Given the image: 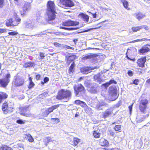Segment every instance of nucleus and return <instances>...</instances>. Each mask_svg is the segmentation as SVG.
<instances>
[{"label": "nucleus", "mask_w": 150, "mask_h": 150, "mask_svg": "<svg viewBox=\"0 0 150 150\" xmlns=\"http://www.w3.org/2000/svg\"><path fill=\"white\" fill-rule=\"evenodd\" d=\"M46 13L47 16V21H48L54 20L56 17V5L54 1L49 0L47 4Z\"/></svg>", "instance_id": "f257e3e1"}, {"label": "nucleus", "mask_w": 150, "mask_h": 150, "mask_svg": "<svg viewBox=\"0 0 150 150\" xmlns=\"http://www.w3.org/2000/svg\"><path fill=\"white\" fill-rule=\"evenodd\" d=\"M71 96V93L70 91L63 89L59 90L58 93L56 98L58 100H61L65 98H69Z\"/></svg>", "instance_id": "f03ea898"}, {"label": "nucleus", "mask_w": 150, "mask_h": 150, "mask_svg": "<svg viewBox=\"0 0 150 150\" xmlns=\"http://www.w3.org/2000/svg\"><path fill=\"white\" fill-rule=\"evenodd\" d=\"M21 21V19L17 16L14 19L10 18L7 19L5 24L7 27H14L18 25Z\"/></svg>", "instance_id": "7ed1b4c3"}, {"label": "nucleus", "mask_w": 150, "mask_h": 150, "mask_svg": "<svg viewBox=\"0 0 150 150\" xmlns=\"http://www.w3.org/2000/svg\"><path fill=\"white\" fill-rule=\"evenodd\" d=\"M11 75L9 73L7 74L4 78L0 79V87L5 88L10 82Z\"/></svg>", "instance_id": "20e7f679"}, {"label": "nucleus", "mask_w": 150, "mask_h": 150, "mask_svg": "<svg viewBox=\"0 0 150 150\" xmlns=\"http://www.w3.org/2000/svg\"><path fill=\"white\" fill-rule=\"evenodd\" d=\"M12 83L14 87H19L23 86L25 83V81L23 78L19 76H16Z\"/></svg>", "instance_id": "39448f33"}, {"label": "nucleus", "mask_w": 150, "mask_h": 150, "mask_svg": "<svg viewBox=\"0 0 150 150\" xmlns=\"http://www.w3.org/2000/svg\"><path fill=\"white\" fill-rule=\"evenodd\" d=\"M13 109L12 106L8 104H3L2 106V110L5 114L12 112L13 111Z\"/></svg>", "instance_id": "423d86ee"}, {"label": "nucleus", "mask_w": 150, "mask_h": 150, "mask_svg": "<svg viewBox=\"0 0 150 150\" xmlns=\"http://www.w3.org/2000/svg\"><path fill=\"white\" fill-rule=\"evenodd\" d=\"M30 105L22 108L21 109L20 115L26 117H29L31 115L30 112Z\"/></svg>", "instance_id": "0eeeda50"}, {"label": "nucleus", "mask_w": 150, "mask_h": 150, "mask_svg": "<svg viewBox=\"0 0 150 150\" xmlns=\"http://www.w3.org/2000/svg\"><path fill=\"white\" fill-rule=\"evenodd\" d=\"M146 57L144 56L138 59L137 62V67L142 68H144L146 61Z\"/></svg>", "instance_id": "6e6552de"}, {"label": "nucleus", "mask_w": 150, "mask_h": 150, "mask_svg": "<svg viewBox=\"0 0 150 150\" xmlns=\"http://www.w3.org/2000/svg\"><path fill=\"white\" fill-rule=\"evenodd\" d=\"M59 106V105H57L52 106L47 108L43 112V115L44 117H47L54 110L57 109Z\"/></svg>", "instance_id": "1a4fd4ad"}, {"label": "nucleus", "mask_w": 150, "mask_h": 150, "mask_svg": "<svg viewBox=\"0 0 150 150\" xmlns=\"http://www.w3.org/2000/svg\"><path fill=\"white\" fill-rule=\"evenodd\" d=\"M61 4L65 7H71L74 6V4L71 0H60Z\"/></svg>", "instance_id": "9d476101"}, {"label": "nucleus", "mask_w": 150, "mask_h": 150, "mask_svg": "<svg viewBox=\"0 0 150 150\" xmlns=\"http://www.w3.org/2000/svg\"><path fill=\"white\" fill-rule=\"evenodd\" d=\"M79 23L78 22L69 20L63 22L62 25L63 26H75L78 25Z\"/></svg>", "instance_id": "9b49d317"}, {"label": "nucleus", "mask_w": 150, "mask_h": 150, "mask_svg": "<svg viewBox=\"0 0 150 150\" xmlns=\"http://www.w3.org/2000/svg\"><path fill=\"white\" fill-rule=\"evenodd\" d=\"M150 49L148 47V45H144L138 50V53L141 55H143L148 52H149Z\"/></svg>", "instance_id": "f8f14e48"}, {"label": "nucleus", "mask_w": 150, "mask_h": 150, "mask_svg": "<svg viewBox=\"0 0 150 150\" xmlns=\"http://www.w3.org/2000/svg\"><path fill=\"white\" fill-rule=\"evenodd\" d=\"M74 88L75 94L76 96L78 95L80 93L85 90L84 87L81 84H78L77 86H74Z\"/></svg>", "instance_id": "ddd939ff"}, {"label": "nucleus", "mask_w": 150, "mask_h": 150, "mask_svg": "<svg viewBox=\"0 0 150 150\" xmlns=\"http://www.w3.org/2000/svg\"><path fill=\"white\" fill-rule=\"evenodd\" d=\"M113 110L114 109L112 108H110L107 109L105 112L103 113V117L105 119L112 115H115V114L113 113Z\"/></svg>", "instance_id": "4468645a"}, {"label": "nucleus", "mask_w": 150, "mask_h": 150, "mask_svg": "<svg viewBox=\"0 0 150 150\" xmlns=\"http://www.w3.org/2000/svg\"><path fill=\"white\" fill-rule=\"evenodd\" d=\"M99 145L102 146L107 147L109 146L108 141L103 137H101L98 140Z\"/></svg>", "instance_id": "2eb2a0df"}, {"label": "nucleus", "mask_w": 150, "mask_h": 150, "mask_svg": "<svg viewBox=\"0 0 150 150\" xmlns=\"http://www.w3.org/2000/svg\"><path fill=\"white\" fill-rule=\"evenodd\" d=\"M30 8V6L29 4H25L22 9L21 10V15H24L26 11Z\"/></svg>", "instance_id": "dca6fc26"}, {"label": "nucleus", "mask_w": 150, "mask_h": 150, "mask_svg": "<svg viewBox=\"0 0 150 150\" xmlns=\"http://www.w3.org/2000/svg\"><path fill=\"white\" fill-rule=\"evenodd\" d=\"M147 104H139V109L141 112L143 113H145L146 110L148 108Z\"/></svg>", "instance_id": "f3484780"}, {"label": "nucleus", "mask_w": 150, "mask_h": 150, "mask_svg": "<svg viewBox=\"0 0 150 150\" xmlns=\"http://www.w3.org/2000/svg\"><path fill=\"white\" fill-rule=\"evenodd\" d=\"M136 18L138 21L143 19L145 16V15L141 12H139L135 14Z\"/></svg>", "instance_id": "a211bd4d"}, {"label": "nucleus", "mask_w": 150, "mask_h": 150, "mask_svg": "<svg viewBox=\"0 0 150 150\" xmlns=\"http://www.w3.org/2000/svg\"><path fill=\"white\" fill-rule=\"evenodd\" d=\"M67 58V57H66ZM76 58V55L74 54H72L71 55L67 57V62L69 64L70 63L73 61Z\"/></svg>", "instance_id": "6ab92c4d"}, {"label": "nucleus", "mask_w": 150, "mask_h": 150, "mask_svg": "<svg viewBox=\"0 0 150 150\" xmlns=\"http://www.w3.org/2000/svg\"><path fill=\"white\" fill-rule=\"evenodd\" d=\"M79 16L85 22H88V21L89 18L88 15L81 13L79 15Z\"/></svg>", "instance_id": "aec40b11"}, {"label": "nucleus", "mask_w": 150, "mask_h": 150, "mask_svg": "<svg viewBox=\"0 0 150 150\" xmlns=\"http://www.w3.org/2000/svg\"><path fill=\"white\" fill-rule=\"evenodd\" d=\"M98 56V55L96 54H90L83 57L82 59L83 60H86L88 59H93Z\"/></svg>", "instance_id": "412c9836"}, {"label": "nucleus", "mask_w": 150, "mask_h": 150, "mask_svg": "<svg viewBox=\"0 0 150 150\" xmlns=\"http://www.w3.org/2000/svg\"><path fill=\"white\" fill-rule=\"evenodd\" d=\"M81 139L77 137H74L71 142L72 145L74 146H76L80 142Z\"/></svg>", "instance_id": "4be33fe9"}, {"label": "nucleus", "mask_w": 150, "mask_h": 150, "mask_svg": "<svg viewBox=\"0 0 150 150\" xmlns=\"http://www.w3.org/2000/svg\"><path fill=\"white\" fill-rule=\"evenodd\" d=\"M121 2L122 3L124 7L127 10H130V8L129 7V4L128 2L125 0H120Z\"/></svg>", "instance_id": "5701e85b"}, {"label": "nucleus", "mask_w": 150, "mask_h": 150, "mask_svg": "<svg viewBox=\"0 0 150 150\" xmlns=\"http://www.w3.org/2000/svg\"><path fill=\"white\" fill-rule=\"evenodd\" d=\"M93 137L96 139H99L100 138L101 134L98 132L97 131L94 130L92 132Z\"/></svg>", "instance_id": "b1692460"}, {"label": "nucleus", "mask_w": 150, "mask_h": 150, "mask_svg": "<svg viewBox=\"0 0 150 150\" xmlns=\"http://www.w3.org/2000/svg\"><path fill=\"white\" fill-rule=\"evenodd\" d=\"M8 95L4 92H2L0 94V103L2 102L3 100L8 98Z\"/></svg>", "instance_id": "393cba45"}, {"label": "nucleus", "mask_w": 150, "mask_h": 150, "mask_svg": "<svg viewBox=\"0 0 150 150\" xmlns=\"http://www.w3.org/2000/svg\"><path fill=\"white\" fill-rule=\"evenodd\" d=\"M34 63L31 62H27L24 64L23 67L26 68L28 67H32L33 66Z\"/></svg>", "instance_id": "a878e982"}, {"label": "nucleus", "mask_w": 150, "mask_h": 150, "mask_svg": "<svg viewBox=\"0 0 150 150\" xmlns=\"http://www.w3.org/2000/svg\"><path fill=\"white\" fill-rule=\"evenodd\" d=\"M0 150H13V149L6 145H2L0 147Z\"/></svg>", "instance_id": "bb28decb"}, {"label": "nucleus", "mask_w": 150, "mask_h": 150, "mask_svg": "<svg viewBox=\"0 0 150 150\" xmlns=\"http://www.w3.org/2000/svg\"><path fill=\"white\" fill-rule=\"evenodd\" d=\"M43 141L45 144L47 146L48 144L52 141V139L50 137H45L43 139Z\"/></svg>", "instance_id": "cd10ccee"}, {"label": "nucleus", "mask_w": 150, "mask_h": 150, "mask_svg": "<svg viewBox=\"0 0 150 150\" xmlns=\"http://www.w3.org/2000/svg\"><path fill=\"white\" fill-rule=\"evenodd\" d=\"M142 29V27L141 26L133 27L131 28L132 31L134 32H136L138 31H140Z\"/></svg>", "instance_id": "c85d7f7f"}, {"label": "nucleus", "mask_w": 150, "mask_h": 150, "mask_svg": "<svg viewBox=\"0 0 150 150\" xmlns=\"http://www.w3.org/2000/svg\"><path fill=\"white\" fill-rule=\"evenodd\" d=\"M75 66V64L74 62H73L72 64L70 66L69 70V73L71 74V73L73 72L74 70V67Z\"/></svg>", "instance_id": "c756f323"}, {"label": "nucleus", "mask_w": 150, "mask_h": 150, "mask_svg": "<svg viewBox=\"0 0 150 150\" xmlns=\"http://www.w3.org/2000/svg\"><path fill=\"white\" fill-rule=\"evenodd\" d=\"M26 137H25L28 139V141L30 142H32L34 141L33 138L30 134H25Z\"/></svg>", "instance_id": "7c9ffc66"}, {"label": "nucleus", "mask_w": 150, "mask_h": 150, "mask_svg": "<svg viewBox=\"0 0 150 150\" xmlns=\"http://www.w3.org/2000/svg\"><path fill=\"white\" fill-rule=\"evenodd\" d=\"M93 69L89 67H85L83 68L81 70V71L84 73L88 72L91 70H92Z\"/></svg>", "instance_id": "2f4dec72"}, {"label": "nucleus", "mask_w": 150, "mask_h": 150, "mask_svg": "<svg viewBox=\"0 0 150 150\" xmlns=\"http://www.w3.org/2000/svg\"><path fill=\"white\" fill-rule=\"evenodd\" d=\"M32 23V22L31 21H27L25 23V25L26 28H32L33 26Z\"/></svg>", "instance_id": "473e14b6"}, {"label": "nucleus", "mask_w": 150, "mask_h": 150, "mask_svg": "<svg viewBox=\"0 0 150 150\" xmlns=\"http://www.w3.org/2000/svg\"><path fill=\"white\" fill-rule=\"evenodd\" d=\"M114 129L116 131L120 132L121 131V125H116L114 127Z\"/></svg>", "instance_id": "72a5a7b5"}, {"label": "nucleus", "mask_w": 150, "mask_h": 150, "mask_svg": "<svg viewBox=\"0 0 150 150\" xmlns=\"http://www.w3.org/2000/svg\"><path fill=\"white\" fill-rule=\"evenodd\" d=\"M59 28L60 29H63L68 30H75L77 29V28H66V27H61V26H60L59 27Z\"/></svg>", "instance_id": "f704fd0d"}, {"label": "nucleus", "mask_w": 150, "mask_h": 150, "mask_svg": "<svg viewBox=\"0 0 150 150\" xmlns=\"http://www.w3.org/2000/svg\"><path fill=\"white\" fill-rule=\"evenodd\" d=\"M90 91L91 93H96L97 92L96 88L93 86H92L90 88Z\"/></svg>", "instance_id": "c9c22d12"}, {"label": "nucleus", "mask_w": 150, "mask_h": 150, "mask_svg": "<svg viewBox=\"0 0 150 150\" xmlns=\"http://www.w3.org/2000/svg\"><path fill=\"white\" fill-rule=\"evenodd\" d=\"M51 120L54 124H57L60 122V120L58 118H52Z\"/></svg>", "instance_id": "e433bc0d"}, {"label": "nucleus", "mask_w": 150, "mask_h": 150, "mask_svg": "<svg viewBox=\"0 0 150 150\" xmlns=\"http://www.w3.org/2000/svg\"><path fill=\"white\" fill-rule=\"evenodd\" d=\"M35 85V84L33 81L29 82L28 86V88L29 89H30L33 88Z\"/></svg>", "instance_id": "4c0bfd02"}, {"label": "nucleus", "mask_w": 150, "mask_h": 150, "mask_svg": "<svg viewBox=\"0 0 150 150\" xmlns=\"http://www.w3.org/2000/svg\"><path fill=\"white\" fill-rule=\"evenodd\" d=\"M95 80H97V81L99 82H101L102 81V79L100 77L99 75L96 76L95 77Z\"/></svg>", "instance_id": "58836bf2"}, {"label": "nucleus", "mask_w": 150, "mask_h": 150, "mask_svg": "<svg viewBox=\"0 0 150 150\" xmlns=\"http://www.w3.org/2000/svg\"><path fill=\"white\" fill-rule=\"evenodd\" d=\"M5 4L4 0H0V8L3 7Z\"/></svg>", "instance_id": "ea45409f"}, {"label": "nucleus", "mask_w": 150, "mask_h": 150, "mask_svg": "<svg viewBox=\"0 0 150 150\" xmlns=\"http://www.w3.org/2000/svg\"><path fill=\"white\" fill-rule=\"evenodd\" d=\"M8 34L11 35H15L18 34V32L16 31H12L8 33Z\"/></svg>", "instance_id": "a19ab883"}, {"label": "nucleus", "mask_w": 150, "mask_h": 150, "mask_svg": "<svg viewBox=\"0 0 150 150\" xmlns=\"http://www.w3.org/2000/svg\"><path fill=\"white\" fill-rule=\"evenodd\" d=\"M16 123L18 124L21 125L24 124L25 122L21 120H18L16 121Z\"/></svg>", "instance_id": "79ce46f5"}, {"label": "nucleus", "mask_w": 150, "mask_h": 150, "mask_svg": "<svg viewBox=\"0 0 150 150\" xmlns=\"http://www.w3.org/2000/svg\"><path fill=\"white\" fill-rule=\"evenodd\" d=\"M148 100L144 98H142L141 100V103H147Z\"/></svg>", "instance_id": "37998d69"}, {"label": "nucleus", "mask_w": 150, "mask_h": 150, "mask_svg": "<svg viewBox=\"0 0 150 150\" xmlns=\"http://www.w3.org/2000/svg\"><path fill=\"white\" fill-rule=\"evenodd\" d=\"M39 55L41 59H44L45 57L44 53L41 52L39 53Z\"/></svg>", "instance_id": "c03bdc74"}, {"label": "nucleus", "mask_w": 150, "mask_h": 150, "mask_svg": "<svg viewBox=\"0 0 150 150\" xmlns=\"http://www.w3.org/2000/svg\"><path fill=\"white\" fill-rule=\"evenodd\" d=\"M133 104H132L131 105L129 106L128 107V108L129 111V113L130 114H131L132 113V111Z\"/></svg>", "instance_id": "a18cd8bd"}, {"label": "nucleus", "mask_w": 150, "mask_h": 150, "mask_svg": "<svg viewBox=\"0 0 150 150\" xmlns=\"http://www.w3.org/2000/svg\"><path fill=\"white\" fill-rule=\"evenodd\" d=\"M139 82V80L137 79H136L134 80L133 82V83L136 85H138Z\"/></svg>", "instance_id": "49530a36"}, {"label": "nucleus", "mask_w": 150, "mask_h": 150, "mask_svg": "<svg viewBox=\"0 0 150 150\" xmlns=\"http://www.w3.org/2000/svg\"><path fill=\"white\" fill-rule=\"evenodd\" d=\"M109 134L112 137H115V132L111 130L109 131Z\"/></svg>", "instance_id": "de8ad7c7"}, {"label": "nucleus", "mask_w": 150, "mask_h": 150, "mask_svg": "<svg viewBox=\"0 0 150 150\" xmlns=\"http://www.w3.org/2000/svg\"><path fill=\"white\" fill-rule=\"evenodd\" d=\"M127 74L128 75L130 76H132L133 75V72L131 70L128 71L127 72Z\"/></svg>", "instance_id": "09e8293b"}, {"label": "nucleus", "mask_w": 150, "mask_h": 150, "mask_svg": "<svg viewBox=\"0 0 150 150\" xmlns=\"http://www.w3.org/2000/svg\"><path fill=\"white\" fill-rule=\"evenodd\" d=\"M64 47L66 49H71L72 50H74V48L73 47H71L70 46L67 45H65Z\"/></svg>", "instance_id": "8fccbe9b"}, {"label": "nucleus", "mask_w": 150, "mask_h": 150, "mask_svg": "<svg viewBox=\"0 0 150 150\" xmlns=\"http://www.w3.org/2000/svg\"><path fill=\"white\" fill-rule=\"evenodd\" d=\"M84 84L85 86L87 87L90 86L91 85L90 83L87 81H85L84 83Z\"/></svg>", "instance_id": "3c124183"}, {"label": "nucleus", "mask_w": 150, "mask_h": 150, "mask_svg": "<svg viewBox=\"0 0 150 150\" xmlns=\"http://www.w3.org/2000/svg\"><path fill=\"white\" fill-rule=\"evenodd\" d=\"M109 83H110V85L112 83H114L116 84L117 82L116 81L114 80L111 79L110 80V81L108 82Z\"/></svg>", "instance_id": "603ef678"}, {"label": "nucleus", "mask_w": 150, "mask_h": 150, "mask_svg": "<svg viewBox=\"0 0 150 150\" xmlns=\"http://www.w3.org/2000/svg\"><path fill=\"white\" fill-rule=\"evenodd\" d=\"M131 50H130V49H128L127 50V52H126V57L129 60V59H130V58H129L128 56V55L127 54V53H129V52H131Z\"/></svg>", "instance_id": "864d4df0"}, {"label": "nucleus", "mask_w": 150, "mask_h": 150, "mask_svg": "<svg viewBox=\"0 0 150 150\" xmlns=\"http://www.w3.org/2000/svg\"><path fill=\"white\" fill-rule=\"evenodd\" d=\"M110 85L109 82H107L103 84V85L105 88L108 87Z\"/></svg>", "instance_id": "5fc2aeb1"}, {"label": "nucleus", "mask_w": 150, "mask_h": 150, "mask_svg": "<svg viewBox=\"0 0 150 150\" xmlns=\"http://www.w3.org/2000/svg\"><path fill=\"white\" fill-rule=\"evenodd\" d=\"M49 78L47 77H45L43 79L44 83H46V82H48L49 81Z\"/></svg>", "instance_id": "6e6d98bb"}, {"label": "nucleus", "mask_w": 150, "mask_h": 150, "mask_svg": "<svg viewBox=\"0 0 150 150\" xmlns=\"http://www.w3.org/2000/svg\"><path fill=\"white\" fill-rule=\"evenodd\" d=\"M35 77L37 80H38L40 79L41 76L40 74H38L36 75Z\"/></svg>", "instance_id": "4d7b16f0"}, {"label": "nucleus", "mask_w": 150, "mask_h": 150, "mask_svg": "<svg viewBox=\"0 0 150 150\" xmlns=\"http://www.w3.org/2000/svg\"><path fill=\"white\" fill-rule=\"evenodd\" d=\"M6 31V29L0 28V34L2 33L5 32Z\"/></svg>", "instance_id": "13d9d810"}, {"label": "nucleus", "mask_w": 150, "mask_h": 150, "mask_svg": "<svg viewBox=\"0 0 150 150\" xmlns=\"http://www.w3.org/2000/svg\"><path fill=\"white\" fill-rule=\"evenodd\" d=\"M141 26H142V28H144L145 29V30H148L149 29V27L146 26V25H142Z\"/></svg>", "instance_id": "bf43d9fd"}, {"label": "nucleus", "mask_w": 150, "mask_h": 150, "mask_svg": "<svg viewBox=\"0 0 150 150\" xmlns=\"http://www.w3.org/2000/svg\"><path fill=\"white\" fill-rule=\"evenodd\" d=\"M141 42L143 41H150V39H147L146 38H143L142 39H141Z\"/></svg>", "instance_id": "052dcab7"}, {"label": "nucleus", "mask_w": 150, "mask_h": 150, "mask_svg": "<svg viewBox=\"0 0 150 150\" xmlns=\"http://www.w3.org/2000/svg\"><path fill=\"white\" fill-rule=\"evenodd\" d=\"M75 103H85L84 102L79 100H76L75 101Z\"/></svg>", "instance_id": "680f3d73"}, {"label": "nucleus", "mask_w": 150, "mask_h": 150, "mask_svg": "<svg viewBox=\"0 0 150 150\" xmlns=\"http://www.w3.org/2000/svg\"><path fill=\"white\" fill-rule=\"evenodd\" d=\"M54 45L55 47H58L61 45V44H59V43L57 42H55L54 43Z\"/></svg>", "instance_id": "e2e57ef3"}, {"label": "nucleus", "mask_w": 150, "mask_h": 150, "mask_svg": "<svg viewBox=\"0 0 150 150\" xmlns=\"http://www.w3.org/2000/svg\"><path fill=\"white\" fill-rule=\"evenodd\" d=\"M91 14H92L93 17V18H96L97 17V14H96V12L95 13H91Z\"/></svg>", "instance_id": "0e129e2a"}, {"label": "nucleus", "mask_w": 150, "mask_h": 150, "mask_svg": "<svg viewBox=\"0 0 150 150\" xmlns=\"http://www.w3.org/2000/svg\"><path fill=\"white\" fill-rule=\"evenodd\" d=\"M112 91H114L113 94L114 95H116V90L115 89L113 88L112 90H111L110 91L111 93H112Z\"/></svg>", "instance_id": "69168bd1"}, {"label": "nucleus", "mask_w": 150, "mask_h": 150, "mask_svg": "<svg viewBox=\"0 0 150 150\" xmlns=\"http://www.w3.org/2000/svg\"><path fill=\"white\" fill-rule=\"evenodd\" d=\"M68 150H75V149L73 147L70 146L69 147Z\"/></svg>", "instance_id": "338daca9"}, {"label": "nucleus", "mask_w": 150, "mask_h": 150, "mask_svg": "<svg viewBox=\"0 0 150 150\" xmlns=\"http://www.w3.org/2000/svg\"><path fill=\"white\" fill-rule=\"evenodd\" d=\"M146 83L147 84H150V78L146 80Z\"/></svg>", "instance_id": "774afa93"}]
</instances>
